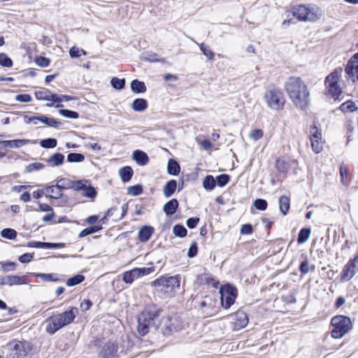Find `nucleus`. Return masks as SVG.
I'll list each match as a JSON object with an SVG mask.
<instances>
[{
	"label": "nucleus",
	"mask_w": 358,
	"mask_h": 358,
	"mask_svg": "<svg viewBox=\"0 0 358 358\" xmlns=\"http://www.w3.org/2000/svg\"><path fill=\"white\" fill-rule=\"evenodd\" d=\"M345 71L347 78L356 83L358 80V52L355 54L348 62Z\"/></svg>",
	"instance_id": "12"
},
{
	"label": "nucleus",
	"mask_w": 358,
	"mask_h": 358,
	"mask_svg": "<svg viewBox=\"0 0 358 358\" xmlns=\"http://www.w3.org/2000/svg\"><path fill=\"white\" fill-rule=\"evenodd\" d=\"M143 192V187L141 185H136L130 186L127 188V193L131 196H138Z\"/></svg>",
	"instance_id": "49"
},
{
	"label": "nucleus",
	"mask_w": 358,
	"mask_h": 358,
	"mask_svg": "<svg viewBox=\"0 0 358 358\" xmlns=\"http://www.w3.org/2000/svg\"><path fill=\"white\" fill-rule=\"evenodd\" d=\"M101 229H102V227L100 225L92 226V227H90L83 229L80 232L78 236H79V238H83L88 235L92 234L94 233H96V232L99 231Z\"/></svg>",
	"instance_id": "38"
},
{
	"label": "nucleus",
	"mask_w": 358,
	"mask_h": 358,
	"mask_svg": "<svg viewBox=\"0 0 358 358\" xmlns=\"http://www.w3.org/2000/svg\"><path fill=\"white\" fill-rule=\"evenodd\" d=\"M1 236L8 240H13L17 236V231L13 229L6 228L1 231Z\"/></svg>",
	"instance_id": "44"
},
{
	"label": "nucleus",
	"mask_w": 358,
	"mask_h": 358,
	"mask_svg": "<svg viewBox=\"0 0 358 358\" xmlns=\"http://www.w3.org/2000/svg\"><path fill=\"white\" fill-rule=\"evenodd\" d=\"M3 282L6 285L13 286L27 284V278L25 275H8L3 276Z\"/></svg>",
	"instance_id": "17"
},
{
	"label": "nucleus",
	"mask_w": 358,
	"mask_h": 358,
	"mask_svg": "<svg viewBox=\"0 0 358 358\" xmlns=\"http://www.w3.org/2000/svg\"><path fill=\"white\" fill-rule=\"evenodd\" d=\"M59 113L66 118L77 119L79 115L77 112L68 109H60Z\"/></svg>",
	"instance_id": "50"
},
{
	"label": "nucleus",
	"mask_w": 358,
	"mask_h": 358,
	"mask_svg": "<svg viewBox=\"0 0 358 358\" xmlns=\"http://www.w3.org/2000/svg\"><path fill=\"white\" fill-rule=\"evenodd\" d=\"M285 90L292 103L302 110H306L310 103V93L300 77H290L285 83Z\"/></svg>",
	"instance_id": "1"
},
{
	"label": "nucleus",
	"mask_w": 358,
	"mask_h": 358,
	"mask_svg": "<svg viewBox=\"0 0 358 358\" xmlns=\"http://www.w3.org/2000/svg\"><path fill=\"white\" fill-rule=\"evenodd\" d=\"M162 334L169 336L173 332L178 331L182 328V322L177 315L168 316L162 321Z\"/></svg>",
	"instance_id": "11"
},
{
	"label": "nucleus",
	"mask_w": 358,
	"mask_h": 358,
	"mask_svg": "<svg viewBox=\"0 0 358 358\" xmlns=\"http://www.w3.org/2000/svg\"><path fill=\"white\" fill-rule=\"evenodd\" d=\"M264 99L268 107L279 110L283 108L285 99L282 92L276 87H268L264 94Z\"/></svg>",
	"instance_id": "7"
},
{
	"label": "nucleus",
	"mask_w": 358,
	"mask_h": 358,
	"mask_svg": "<svg viewBox=\"0 0 358 358\" xmlns=\"http://www.w3.org/2000/svg\"><path fill=\"white\" fill-rule=\"evenodd\" d=\"M341 71V69H336L327 76L324 82L327 89L338 84L340 73Z\"/></svg>",
	"instance_id": "19"
},
{
	"label": "nucleus",
	"mask_w": 358,
	"mask_h": 358,
	"mask_svg": "<svg viewBox=\"0 0 358 358\" xmlns=\"http://www.w3.org/2000/svg\"><path fill=\"white\" fill-rule=\"evenodd\" d=\"M180 171L179 164L173 159H170L167 164V172L170 175L177 176Z\"/></svg>",
	"instance_id": "31"
},
{
	"label": "nucleus",
	"mask_w": 358,
	"mask_h": 358,
	"mask_svg": "<svg viewBox=\"0 0 358 358\" xmlns=\"http://www.w3.org/2000/svg\"><path fill=\"white\" fill-rule=\"evenodd\" d=\"M177 187V182L176 180H169L163 188L164 195L166 197H171L175 192Z\"/></svg>",
	"instance_id": "25"
},
{
	"label": "nucleus",
	"mask_w": 358,
	"mask_h": 358,
	"mask_svg": "<svg viewBox=\"0 0 358 358\" xmlns=\"http://www.w3.org/2000/svg\"><path fill=\"white\" fill-rule=\"evenodd\" d=\"M45 190L48 193L52 194V195H46V196H49L53 199H59L62 196V192L59 189V188L57 187V184L55 185L47 187Z\"/></svg>",
	"instance_id": "39"
},
{
	"label": "nucleus",
	"mask_w": 358,
	"mask_h": 358,
	"mask_svg": "<svg viewBox=\"0 0 358 358\" xmlns=\"http://www.w3.org/2000/svg\"><path fill=\"white\" fill-rule=\"evenodd\" d=\"M219 292L222 306L225 309L229 308L236 299L238 294L236 287L230 284H225L220 287Z\"/></svg>",
	"instance_id": "9"
},
{
	"label": "nucleus",
	"mask_w": 358,
	"mask_h": 358,
	"mask_svg": "<svg viewBox=\"0 0 358 358\" xmlns=\"http://www.w3.org/2000/svg\"><path fill=\"white\" fill-rule=\"evenodd\" d=\"M311 231L308 228H303L300 230L297 242L299 244L304 243L310 237Z\"/></svg>",
	"instance_id": "40"
},
{
	"label": "nucleus",
	"mask_w": 358,
	"mask_h": 358,
	"mask_svg": "<svg viewBox=\"0 0 358 358\" xmlns=\"http://www.w3.org/2000/svg\"><path fill=\"white\" fill-rule=\"evenodd\" d=\"M263 136H264L263 131L262 129H259L252 130L250 133V135H249L250 138H251L254 141H257V140L261 139L263 137Z\"/></svg>",
	"instance_id": "60"
},
{
	"label": "nucleus",
	"mask_w": 358,
	"mask_h": 358,
	"mask_svg": "<svg viewBox=\"0 0 358 358\" xmlns=\"http://www.w3.org/2000/svg\"><path fill=\"white\" fill-rule=\"evenodd\" d=\"M82 185L83 183L80 180L72 181L68 178H61L57 182V187L59 188L61 191L67 189H74L76 190V189L82 188Z\"/></svg>",
	"instance_id": "16"
},
{
	"label": "nucleus",
	"mask_w": 358,
	"mask_h": 358,
	"mask_svg": "<svg viewBox=\"0 0 358 358\" xmlns=\"http://www.w3.org/2000/svg\"><path fill=\"white\" fill-rule=\"evenodd\" d=\"M110 84L113 88L120 90H122L125 86V79H120L117 77H113L110 80Z\"/></svg>",
	"instance_id": "46"
},
{
	"label": "nucleus",
	"mask_w": 358,
	"mask_h": 358,
	"mask_svg": "<svg viewBox=\"0 0 358 358\" xmlns=\"http://www.w3.org/2000/svg\"><path fill=\"white\" fill-rule=\"evenodd\" d=\"M357 271L356 265L352 262L348 261L341 272V280L349 281L355 276Z\"/></svg>",
	"instance_id": "15"
},
{
	"label": "nucleus",
	"mask_w": 358,
	"mask_h": 358,
	"mask_svg": "<svg viewBox=\"0 0 358 358\" xmlns=\"http://www.w3.org/2000/svg\"><path fill=\"white\" fill-rule=\"evenodd\" d=\"M235 325L238 328L245 327L248 323V317L245 313L243 311H238L236 315Z\"/></svg>",
	"instance_id": "26"
},
{
	"label": "nucleus",
	"mask_w": 358,
	"mask_h": 358,
	"mask_svg": "<svg viewBox=\"0 0 358 358\" xmlns=\"http://www.w3.org/2000/svg\"><path fill=\"white\" fill-rule=\"evenodd\" d=\"M50 91L48 89H43L42 90L35 92L36 99L38 100L48 101Z\"/></svg>",
	"instance_id": "52"
},
{
	"label": "nucleus",
	"mask_w": 358,
	"mask_h": 358,
	"mask_svg": "<svg viewBox=\"0 0 358 358\" xmlns=\"http://www.w3.org/2000/svg\"><path fill=\"white\" fill-rule=\"evenodd\" d=\"M78 313L77 308L71 307L64 313H57L48 317L45 322L46 331L50 334H55L62 327L72 323Z\"/></svg>",
	"instance_id": "3"
},
{
	"label": "nucleus",
	"mask_w": 358,
	"mask_h": 358,
	"mask_svg": "<svg viewBox=\"0 0 358 358\" xmlns=\"http://www.w3.org/2000/svg\"><path fill=\"white\" fill-rule=\"evenodd\" d=\"M199 48L202 53L209 59L213 60L214 59V52L209 48L208 46L204 45V43L199 44Z\"/></svg>",
	"instance_id": "51"
},
{
	"label": "nucleus",
	"mask_w": 358,
	"mask_h": 358,
	"mask_svg": "<svg viewBox=\"0 0 358 358\" xmlns=\"http://www.w3.org/2000/svg\"><path fill=\"white\" fill-rule=\"evenodd\" d=\"M339 173L343 185L348 187L349 186V184L346 180V178L349 176L350 173L348 168L343 162L341 163L340 165Z\"/></svg>",
	"instance_id": "37"
},
{
	"label": "nucleus",
	"mask_w": 358,
	"mask_h": 358,
	"mask_svg": "<svg viewBox=\"0 0 358 358\" xmlns=\"http://www.w3.org/2000/svg\"><path fill=\"white\" fill-rule=\"evenodd\" d=\"M162 310L155 304L146 306L138 317V331L141 336L146 335L150 328H158L157 321Z\"/></svg>",
	"instance_id": "2"
},
{
	"label": "nucleus",
	"mask_w": 358,
	"mask_h": 358,
	"mask_svg": "<svg viewBox=\"0 0 358 358\" xmlns=\"http://www.w3.org/2000/svg\"><path fill=\"white\" fill-rule=\"evenodd\" d=\"M48 101H52L53 103H58L56 107L57 108H59V107H62L63 106L59 104L61 103V99H60V95L59 94H54L52 92H50V95H49V98H48Z\"/></svg>",
	"instance_id": "63"
},
{
	"label": "nucleus",
	"mask_w": 358,
	"mask_h": 358,
	"mask_svg": "<svg viewBox=\"0 0 358 358\" xmlns=\"http://www.w3.org/2000/svg\"><path fill=\"white\" fill-rule=\"evenodd\" d=\"M289 198L287 196H281L278 199L279 209L282 215L287 214L289 209Z\"/></svg>",
	"instance_id": "30"
},
{
	"label": "nucleus",
	"mask_w": 358,
	"mask_h": 358,
	"mask_svg": "<svg viewBox=\"0 0 358 358\" xmlns=\"http://www.w3.org/2000/svg\"><path fill=\"white\" fill-rule=\"evenodd\" d=\"M133 159L140 166H145L149 161L148 155L143 151L137 150L133 152Z\"/></svg>",
	"instance_id": "24"
},
{
	"label": "nucleus",
	"mask_w": 358,
	"mask_h": 358,
	"mask_svg": "<svg viewBox=\"0 0 358 358\" xmlns=\"http://www.w3.org/2000/svg\"><path fill=\"white\" fill-rule=\"evenodd\" d=\"M340 109L343 113H352L357 110L358 107L352 101H347L340 106Z\"/></svg>",
	"instance_id": "36"
},
{
	"label": "nucleus",
	"mask_w": 358,
	"mask_h": 358,
	"mask_svg": "<svg viewBox=\"0 0 358 358\" xmlns=\"http://www.w3.org/2000/svg\"><path fill=\"white\" fill-rule=\"evenodd\" d=\"M131 89L134 93H143L146 91V86L143 82L134 80L131 83Z\"/></svg>",
	"instance_id": "33"
},
{
	"label": "nucleus",
	"mask_w": 358,
	"mask_h": 358,
	"mask_svg": "<svg viewBox=\"0 0 358 358\" xmlns=\"http://www.w3.org/2000/svg\"><path fill=\"white\" fill-rule=\"evenodd\" d=\"M78 313L77 308L71 307L64 313H57L48 317L45 322L46 331L50 334H55L62 327L72 323Z\"/></svg>",
	"instance_id": "4"
},
{
	"label": "nucleus",
	"mask_w": 358,
	"mask_h": 358,
	"mask_svg": "<svg viewBox=\"0 0 358 358\" xmlns=\"http://www.w3.org/2000/svg\"><path fill=\"white\" fill-rule=\"evenodd\" d=\"M153 233L154 228L152 227L145 225L142 227L138 231V240L141 242H147Z\"/></svg>",
	"instance_id": "21"
},
{
	"label": "nucleus",
	"mask_w": 358,
	"mask_h": 358,
	"mask_svg": "<svg viewBox=\"0 0 358 358\" xmlns=\"http://www.w3.org/2000/svg\"><path fill=\"white\" fill-rule=\"evenodd\" d=\"M57 141L55 138H48L41 140L40 145L44 148H53L57 146Z\"/></svg>",
	"instance_id": "47"
},
{
	"label": "nucleus",
	"mask_w": 358,
	"mask_h": 358,
	"mask_svg": "<svg viewBox=\"0 0 358 358\" xmlns=\"http://www.w3.org/2000/svg\"><path fill=\"white\" fill-rule=\"evenodd\" d=\"M44 167H45L44 164L39 163V162H35V163H32V164H30L28 166H27L26 171H27V172L30 173V172H32L34 171H40V170L44 169Z\"/></svg>",
	"instance_id": "59"
},
{
	"label": "nucleus",
	"mask_w": 358,
	"mask_h": 358,
	"mask_svg": "<svg viewBox=\"0 0 358 358\" xmlns=\"http://www.w3.org/2000/svg\"><path fill=\"white\" fill-rule=\"evenodd\" d=\"M35 62L41 67H47L50 64V60L42 56L36 57Z\"/></svg>",
	"instance_id": "61"
},
{
	"label": "nucleus",
	"mask_w": 358,
	"mask_h": 358,
	"mask_svg": "<svg viewBox=\"0 0 358 358\" xmlns=\"http://www.w3.org/2000/svg\"><path fill=\"white\" fill-rule=\"evenodd\" d=\"M80 182L83 183V187L80 189H76V190H83V192L82 195L83 196L92 199H94L97 194L95 188L91 185H87V180H80Z\"/></svg>",
	"instance_id": "20"
},
{
	"label": "nucleus",
	"mask_w": 358,
	"mask_h": 358,
	"mask_svg": "<svg viewBox=\"0 0 358 358\" xmlns=\"http://www.w3.org/2000/svg\"><path fill=\"white\" fill-rule=\"evenodd\" d=\"M310 140L313 150L315 153H320L323 149L322 141V132L318 128L313 125L310 130Z\"/></svg>",
	"instance_id": "13"
},
{
	"label": "nucleus",
	"mask_w": 358,
	"mask_h": 358,
	"mask_svg": "<svg viewBox=\"0 0 358 358\" xmlns=\"http://www.w3.org/2000/svg\"><path fill=\"white\" fill-rule=\"evenodd\" d=\"M254 206L259 210H265L267 208V201L265 199H257L255 200Z\"/></svg>",
	"instance_id": "57"
},
{
	"label": "nucleus",
	"mask_w": 358,
	"mask_h": 358,
	"mask_svg": "<svg viewBox=\"0 0 358 358\" xmlns=\"http://www.w3.org/2000/svg\"><path fill=\"white\" fill-rule=\"evenodd\" d=\"M314 268V266H311L310 267L309 266L308 261L306 259L301 263L299 270L301 274L305 275L309 271H313Z\"/></svg>",
	"instance_id": "54"
},
{
	"label": "nucleus",
	"mask_w": 358,
	"mask_h": 358,
	"mask_svg": "<svg viewBox=\"0 0 358 358\" xmlns=\"http://www.w3.org/2000/svg\"><path fill=\"white\" fill-rule=\"evenodd\" d=\"M173 233L177 237L184 238L187 236V231L183 225L178 224L173 226Z\"/></svg>",
	"instance_id": "41"
},
{
	"label": "nucleus",
	"mask_w": 358,
	"mask_h": 358,
	"mask_svg": "<svg viewBox=\"0 0 358 358\" xmlns=\"http://www.w3.org/2000/svg\"><path fill=\"white\" fill-rule=\"evenodd\" d=\"M131 107L134 111L142 112L148 108V102L144 99H136L134 100Z\"/></svg>",
	"instance_id": "32"
},
{
	"label": "nucleus",
	"mask_w": 358,
	"mask_h": 358,
	"mask_svg": "<svg viewBox=\"0 0 358 358\" xmlns=\"http://www.w3.org/2000/svg\"><path fill=\"white\" fill-rule=\"evenodd\" d=\"M7 348L10 351V358H22L29 351V344L24 341H13L7 344Z\"/></svg>",
	"instance_id": "10"
},
{
	"label": "nucleus",
	"mask_w": 358,
	"mask_h": 358,
	"mask_svg": "<svg viewBox=\"0 0 358 358\" xmlns=\"http://www.w3.org/2000/svg\"><path fill=\"white\" fill-rule=\"evenodd\" d=\"M15 100L22 103H28L31 101V96L27 94H17L15 96Z\"/></svg>",
	"instance_id": "64"
},
{
	"label": "nucleus",
	"mask_w": 358,
	"mask_h": 358,
	"mask_svg": "<svg viewBox=\"0 0 358 358\" xmlns=\"http://www.w3.org/2000/svg\"><path fill=\"white\" fill-rule=\"evenodd\" d=\"M85 280V276L81 274L76 275L71 278H69L66 283L69 287H73L77 285Z\"/></svg>",
	"instance_id": "42"
},
{
	"label": "nucleus",
	"mask_w": 358,
	"mask_h": 358,
	"mask_svg": "<svg viewBox=\"0 0 358 358\" xmlns=\"http://www.w3.org/2000/svg\"><path fill=\"white\" fill-rule=\"evenodd\" d=\"M0 65L3 67H11L13 66V61L6 54L0 53Z\"/></svg>",
	"instance_id": "53"
},
{
	"label": "nucleus",
	"mask_w": 358,
	"mask_h": 358,
	"mask_svg": "<svg viewBox=\"0 0 358 358\" xmlns=\"http://www.w3.org/2000/svg\"><path fill=\"white\" fill-rule=\"evenodd\" d=\"M179 203L178 200L176 199H172L164 204L163 207V210L164 211L166 215L170 216L173 215L176 212Z\"/></svg>",
	"instance_id": "22"
},
{
	"label": "nucleus",
	"mask_w": 358,
	"mask_h": 358,
	"mask_svg": "<svg viewBox=\"0 0 358 358\" xmlns=\"http://www.w3.org/2000/svg\"><path fill=\"white\" fill-rule=\"evenodd\" d=\"M138 278L135 268L125 271L122 273V280L127 284H131L134 280Z\"/></svg>",
	"instance_id": "35"
},
{
	"label": "nucleus",
	"mask_w": 358,
	"mask_h": 358,
	"mask_svg": "<svg viewBox=\"0 0 358 358\" xmlns=\"http://www.w3.org/2000/svg\"><path fill=\"white\" fill-rule=\"evenodd\" d=\"M197 252H198L197 243H196V242H193L191 244V245L188 250L187 256L189 258H193L197 255Z\"/></svg>",
	"instance_id": "62"
},
{
	"label": "nucleus",
	"mask_w": 358,
	"mask_h": 358,
	"mask_svg": "<svg viewBox=\"0 0 358 358\" xmlns=\"http://www.w3.org/2000/svg\"><path fill=\"white\" fill-rule=\"evenodd\" d=\"M118 345L116 343L108 341L101 348L98 358H118Z\"/></svg>",
	"instance_id": "14"
},
{
	"label": "nucleus",
	"mask_w": 358,
	"mask_h": 358,
	"mask_svg": "<svg viewBox=\"0 0 358 358\" xmlns=\"http://www.w3.org/2000/svg\"><path fill=\"white\" fill-rule=\"evenodd\" d=\"M216 185V181L213 176L208 175L207 176L203 181V187L207 190H212L214 189Z\"/></svg>",
	"instance_id": "43"
},
{
	"label": "nucleus",
	"mask_w": 358,
	"mask_h": 358,
	"mask_svg": "<svg viewBox=\"0 0 358 358\" xmlns=\"http://www.w3.org/2000/svg\"><path fill=\"white\" fill-rule=\"evenodd\" d=\"M45 161L51 166H59L64 163V155L60 152H56Z\"/></svg>",
	"instance_id": "23"
},
{
	"label": "nucleus",
	"mask_w": 358,
	"mask_h": 358,
	"mask_svg": "<svg viewBox=\"0 0 358 358\" xmlns=\"http://www.w3.org/2000/svg\"><path fill=\"white\" fill-rule=\"evenodd\" d=\"M32 275L38 277L46 282H57L60 279L58 275L56 273H33Z\"/></svg>",
	"instance_id": "34"
},
{
	"label": "nucleus",
	"mask_w": 358,
	"mask_h": 358,
	"mask_svg": "<svg viewBox=\"0 0 358 358\" xmlns=\"http://www.w3.org/2000/svg\"><path fill=\"white\" fill-rule=\"evenodd\" d=\"M37 120L49 127H52L55 128L59 127L62 124V123L59 121H57V120L52 117H48L45 115L37 116Z\"/></svg>",
	"instance_id": "29"
},
{
	"label": "nucleus",
	"mask_w": 358,
	"mask_h": 358,
	"mask_svg": "<svg viewBox=\"0 0 358 358\" xmlns=\"http://www.w3.org/2000/svg\"><path fill=\"white\" fill-rule=\"evenodd\" d=\"M220 187L225 186L229 181V176L227 174H221L216 178L215 180Z\"/></svg>",
	"instance_id": "58"
},
{
	"label": "nucleus",
	"mask_w": 358,
	"mask_h": 358,
	"mask_svg": "<svg viewBox=\"0 0 358 358\" xmlns=\"http://www.w3.org/2000/svg\"><path fill=\"white\" fill-rule=\"evenodd\" d=\"M292 16L300 21L315 22L321 16L319 8L303 4L293 6L291 8Z\"/></svg>",
	"instance_id": "6"
},
{
	"label": "nucleus",
	"mask_w": 358,
	"mask_h": 358,
	"mask_svg": "<svg viewBox=\"0 0 358 358\" xmlns=\"http://www.w3.org/2000/svg\"><path fill=\"white\" fill-rule=\"evenodd\" d=\"M134 174L133 169L130 166H124L119 170V175L124 182H129Z\"/></svg>",
	"instance_id": "28"
},
{
	"label": "nucleus",
	"mask_w": 358,
	"mask_h": 358,
	"mask_svg": "<svg viewBox=\"0 0 358 358\" xmlns=\"http://www.w3.org/2000/svg\"><path fill=\"white\" fill-rule=\"evenodd\" d=\"M138 278L147 275L154 272V267L135 268Z\"/></svg>",
	"instance_id": "56"
},
{
	"label": "nucleus",
	"mask_w": 358,
	"mask_h": 358,
	"mask_svg": "<svg viewBox=\"0 0 358 358\" xmlns=\"http://www.w3.org/2000/svg\"><path fill=\"white\" fill-rule=\"evenodd\" d=\"M30 143L27 139H15L11 141H0V148H19Z\"/></svg>",
	"instance_id": "18"
},
{
	"label": "nucleus",
	"mask_w": 358,
	"mask_h": 358,
	"mask_svg": "<svg viewBox=\"0 0 358 358\" xmlns=\"http://www.w3.org/2000/svg\"><path fill=\"white\" fill-rule=\"evenodd\" d=\"M327 90L329 93L331 95L333 98H334V99H341L340 96H341L342 90L338 84Z\"/></svg>",
	"instance_id": "48"
},
{
	"label": "nucleus",
	"mask_w": 358,
	"mask_h": 358,
	"mask_svg": "<svg viewBox=\"0 0 358 358\" xmlns=\"http://www.w3.org/2000/svg\"><path fill=\"white\" fill-rule=\"evenodd\" d=\"M333 329L331 335L334 338H341L351 329L352 323L349 317L343 315H336L331 319Z\"/></svg>",
	"instance_id": "8"
},
{
	"label": "nucleus",
	"mask_w": 358,
	"mask_h": 358,
	"mask_svg": "<svg viewBox=\"0 0 358 358\" xmlns=\"http://www.w3.org/2000/svg\"><path fill=\"white\" fill-rule=\"evenodd\" d=\"M155 292L162 297H172L180 287V280L177 276L163 275L152 282Z\"/></svg>",
	"instance_id": "5"
},
{
	"label": "nucleus",
	"mask_w": 358,
	"mask_h": 358,
	"mask_svg": "<svg viewBox=\"0 0 358 358\" xmlns=\"http://www.w3.org/2000/svg\"><path fill=\"white\" fill-rule=\"evenodd\" d=\"M87 52L85 50L83 49H79L78 48L73 46L69 50V55L73 58L79 57L81 55H86Z\"/></svg>",
	"instance_id": "55"
},
{
	"label": "nucleus",
	"mask_w": 358,
	"mask_h": 358,
	"mask_svg": "<svg viewBox=\"0 0 358 358\" xmlns=\"http://www.w3.org/2000/svg\"><path fill=\"white\" fill-rule=\"evenodd\" d=\"M85 159V156L81 153L71 152L67 155V161L70 163L82 162Z\"/></svg>",
	"instance_id": "45"
},
{
	"label": "nucleus",
	"mask_w": 358,
	"mask_h": 358,
	"mask_svg": "<svg viewBox=\"0 0 358 358\" xmlns=\"http://www.w3.org/2000/svg\"><path fill=\"white\" fill-rule=\"evenodd\" d=\"M142 58L145 61H148L150 62H161L166 63V59L164 58H160L157 54L151 51H147L143 53Z\"/></svg>",
	"instance_id": "27"
}]
</instances>
